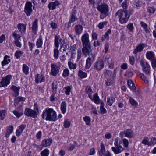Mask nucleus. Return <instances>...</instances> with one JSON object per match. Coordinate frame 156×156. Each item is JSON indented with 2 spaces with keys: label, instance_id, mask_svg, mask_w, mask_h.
Returning a JSON list of instances; mask_svg holds the SVG:
<instances>
[{
  "label": "nucleus",
  "instance_id": "obj_48",
  "mask_svg": "<svg viewBox=\"0 0 156 156\" xmlns=\"http://www.w3.org/2000/svg\"><path fill=\"white\" fill-rule=\"evenodd\" d=\"M122 143V141L119 140V141L118 138H116L115 140L114 145L115 146H121V144Z\"/></svg>",
  "mask_w": 156,
  "mask_h": 156
},
{
  "label": "nucleus",
  "instance_id": "obj_32",
  "mask_svg": "<svg viewBox=\"0 0 156 156\" xmlns=\"http://www.w3.org/2000/svg\"><path fill=\"white\" fill-rule=\"evenodd\" d=\"M127 84L129 88L131 89L134 90L136 89V87L132 80H129L127 81Z\"/></svg>",
  "mask_w": 156,
  "mask_h": 156
},
{
  "label": "nucleus",
  "instance_id": "obj_15",
  "mask_svg": "<svg viewBox=\"0 0 156 156\" xmlns=\"http://www.w3.org/2000/svg\"><path fill=\"white\" fill-rule=\"evenodd\" d=\"M35 82L38 84L44 81L45 79L44 76L41 74H37L35 76Z\"/></svg>",
  "mask_w": 156,
  "mask_h": 156
},
{
  "label": "nucleus",
  "instance_id": "obj_20",
  "mask_svg": "<svg viewBox=\"0 0 156 156\" xmlns=\"http://www.w3.org/2000/svg\"><path fill=\"white\" fill-rule=\"evenodd\" d=\"M52 142V140L51 139H48L43 140L42 143V146L46 147L50 146Z\"/></svg>",
  "mask_w": 156,
  "mask_h": 156
},
{
  "label": "nucleus",
  "instance_id": "obj_22",
  "mask_svg": "<svg viewBox=\"0 0 156 156\" xmlns=\"http://www.w3.org/2000/svg\"><path fill=\"white\" fill-rule=\"evenodd\" d=\"M133 131L130 129H127L125 131V136L127 137L132 138L133 136Z\"/></svg>",
  "mask_w": 156,
  "mask_h": 156
},
{
  "label": "nucleus",
  "instance_id": "obj_33",
  "mask_svg": "<svg viewBox=\"0 0 156 156\" xmlns=\"http://www.w3.org/2000/svg\"><path fill=\"white\" fill-rule=\"evenodd\" d=\"M140 64L141 66L143 68H148L150 67V66L147 62H145L143 60H141L140 61Z\"/></svg>",
  "mask_w": 156,
  "mask_h": 156
},
{
  "label": "nucleus",
  "instance_id": "obj_14",
  "mask_svg": "<svg viewBox=\"0 0 156 156\" xmlns=\"http://www.w3.org/2000/svg\"><path fill=\"white\" fill-rule=\"evenodd\" d=\"M111 149L115 154L121 153L124 150L122 146H115V147H112Z\"/></svg>",
  "mask_w": 156,
  "mask_h": 156
},
{
  "label": "nucleus",
  "instance_id": "obj_41",
  "mask_svg": "<svg viewBox=\"0 0 156 156\" xmlns=\"http://www.w3.org/2000/svg\"><path fill=\"white\" fill-rule=\"evenodd\" d=\"M107 23L108 22L107 21L100 22L98 25V27L99 29H102L105 26L107 25Z\"/></svg>",
  "mask_w": 156,
  "mask_h": 156
},
{
  "label": "nucleus",
  "instance_id": "obj_31",
  "mask_svg": "<svg viewBox=\"0 0 156 156\" xmlns=\"http://www.w3.org/2000/svg\"><path fill=\"white\" fill-rule=\"evenodd\" d=\"M78 75V76L81 78H86L87 76V73L81 70H79Z\"/></svg>",
  "mask_w": 156,
  "mask_h": 156
},
{
  "label": "nucleus",
  "instance_id": "obj_39",
  "mask_svg": "<svg viewBox=\"0 0 156 156\" xmlns=\"http://www.w3.org/2000/svg\"><path fill=\"white\" fill-rule=\"evenodd\" d=\"M83 119L86 122L87 125H89L90 124V117L86 116L83 118Z\"/></svg>",
  "mask_w": 156,
  "mask_h": 156
},
{
  "label": "nucleus",
  "instance_id": "obj_27",
  "mask_svg": "<svg viewBox=\"0 0 156 156\" xmlns=\"http://www.w3.org/2000/svg\"><path fill=\"white\" fill-rule=\"evenodd\" d=\"M43 44V41L41 35L39 36V38L37 40L36 42V46L37 48H41Z\"/></svg>",
  "mask_w": 156,
  "mask_h": 156
},
{
  "label": "nucleus",
  "instance_id": "obj_59",
  "mask_svg": "<svg viewBox=\"0 0 156 156\" xmlns=\"http://www.w3.org/2000/svg\"><path fill=\"white\" fill-rule=\"evenodd\" d=\"M44 90L40 87H38L37 90V94H40L41 93L44 92Z\"/></svg>",
  "mask_w": 156,
  "mask_h": 156
},
{
  "label": "nucleus",
  "instance_id": "obj_43",
  "mask_svg": "<svg viewBox=\"0 0 156 156\" xmlns=\"http://www.w3.org/2000/svg\"><path fill=\"white\" fill-rule=\"evenodd\" d=\"M57 85L53 83L52 84V93L56 94L57 91Z\"/></svg>",
  "mask_w": 156,
  "mask_h": 156
},
{
  "label": "nucleus",
  "instance_id": "obj_3",
  "mask_svg": "<svg viewBox=\"0 0 156 156\" xmlns=\"http://www.w3.org/2000/svg\"><path fill=\"white\" fill-rule=\"evenodd\" d=\"M81 41L82 43V51H89V50H93L91 44L89 39V35L87 33H85L81 37Z\"/></svg>",
  "mask_w": 156,
  "mask_h": 156
},
{
  "label": "nucleus",
  "instance_id": "obj_46",
  "mask_svg": "<svg viewBox=\"0 0 156 156\" xmlns=\"http://www.w3.org/2000/svg\"><path fill=\"white\" fill-rule=\"evenodd\" d=\"M68 64L69 67L71 69H75L76 68V64H73L71 61L69 62Z\"/></svg>",
  "mask_w": 156,
  "mask_h": 156
},
{
  "label": "nucleus",
  "instance_id": "obj_29",
  "mask_svg": "<svg viewBox=\"0 0 156 156\" xmlns=\"http://www.w3.org/2000/svg\"><path fill=\"white\" fill-rule=\"evenodd\" d=\"M141 26L144 29L146 33H149L150 31L148 29L147 25L144 22L141 21L140 23Z\"/></svg>",
  "mask_w": 156,
  "mask_h": 156
},
{
  "label": "nucleus",
  "instance_id": "obj_34",
  "mask_svg": "<svg viewBox=\"0 0 156 156\" xmlns=\"http://www.w3.org/2000/svg\"><path fill=\"white\" fill-rule=\"evenodd\" d=\"M142 143L145 145H147L148 146H150L151 145V144L148 141V138L147 137L144 138L142 140Z\"/></svg>",
  "mask_w": 156,
  "mask_h": 156
},
{
  "label": "nucleus",
  "instance_id": "obj_11",
  "mask_svg": "<svg viewBox=\"0 0 156 156\" xmlns=\"http://www.w3.org/2000/svg\"><path fill=\"white\" fill-rule=\"evenodd\" d=\"M51 74L53 76H55L59 72V70L60 69L59 66L55 63H52L51 65Z\"/></svg>",
  "mask_w": 156,
  "mask_h": 156
},
{
  "label": "nucleus",
  "instance_id": "obj_61",
  "mask_svg": "<svg viewBox=\"0 0 156 156\" xmlns=\"http://www.w3.org/2000/svg\"><path fill=\"white\" fill-rule=\"evenodd\" d=\"M123 142L124 146L126 147H128L129 144V142L127 139H124L123 140Z\"/></svg>",
  "mask_w": 156,
  "mask_h": 156
},
{
  "label": "nucleus",
  "instance_id": "obj_25",
  "mask_svg": "<svg viewBox=\"0 0 156 156\" xmlns=\"http://www.w3.org/2000/svg\"><path fill=\"white\" fill-rule=\"evenodd\" d=\"M26 28V24L20 23V35L22 36L25 34Z\"/></svg>",
  "mask_w": 156,
  "mask_h": 156
},
{
  "label": "nucleus",
  "instance_id": "obj_54",
  "mask_svg": "<svg viewBox=\"0 0 156 156\" xmlns=\"http://www.w3.org/2000/svg\"><path fill=\"white\" fill-rule=\"evenodd\" d=\"M72 87V86H68L65 88L66 90L65 91V93L66 95H68L69 94V92L71 91Z\"/></svg>",
  "mask_w": 156,
  "mask_h": 156
},
{
  "label": "nucleus",
  "instance_id": "obj_23",
  "mask_svg": "<svg viewBox=\"0 0 156 156\" xmlns=\"http://www.w3.org/2000/svg\"><path fill=\"white\" fill-rule=\"evenodd\" d=\"M101 147L100 151H98L99 154L100 156H102L106 151L104 144L102 142L101 143Z\"/></svg>",
  "mask_w": 156,
  "mask_h": 156
},
{
  "label": "nucleus",
  "instance_id": "obj_57",
  "mask_svg": "<svg viewBox=\"0 0 156 156\" xmlns=\"http://www.w3.org/2000/svg\"><path fill=\"white\" fill-rule=\"evenodd\" d=\"M93 98L94 102L96 103H98L99 101L98 96L97 95L95 94L94 95Z\"/></svg>",
  "mask_w": 156,
  "mask_h": 156
},
{
  "label": "nucleus",
  "instance_id": "obj_63",
  "mask_svg": "<svg viewBox=\"0 0 156 156\" xmlns=\"http://www.w3.org/2000/svg\"><path fill=\"white\" fill-rule=\"evenodd\" d=\"M108 66L109 68L111 69H113L114 68V62L112 61V59L111 60L110 62H108Z\"/></svg>",
  "mask_w": 156,
  "mask_h": 156
},
{
  "label": "nucleus",
  "instance_id": "obj_2",
  "mask_svg": "<svg viewBox=\"0 0 156 156\" xmlns=\"http://www.w3.org/2000/svg\"><path fill=\"white\" fill-rule=\"evenodd\" d=\"M83 55L85 57L89 56L86 60L85 68L86 69H89L91 66V64L94 61L96 57V53L92 50L89 51H82Z\"/></svg>",
  "mask_w": 156,
  "mask_h": 156
},
{
  "label": "nucleus",
  "instance_id": "obj_37",
  "mask_svg": "<svg viewBox=\"0 0 156 156\" xmlns=\"http://www.w3.org/2000/svg\"><path fill=\"white\" fill-rule=\"evenodd\" d=\"M22 69L24 73L26 75L28 74L29 68L26 64H24L23 65Z\"/></svg>",
  "mask_w": 156,
  "mask_h": 156
},
{
  "label": "nucleus",
  "instance_id": "obj_6",
  "mask_svg": "<svg viewBox=\"0 0 156 156\" xmlns=\"http://www.w3.org/2000/svg\"><path fill=\"white\" fill-rule=\"evenodd\" d=\"M10 88L14 92L13 96L15 97L16 98L14 99V105L15 106H16L20 103V97H16V96L19 95V90L20 88L19 87H17L14 85H12Z\"/></svg>",
  "mask_w": 156,
  "mask_h": 156
},
{
  "label": "nucleus",
  "instance_id": "obj_19",
  "mask_svg": "<svg viewBox=\"0 0 156 156\" xmlns=\"http://www.w3.org/2000/svg\"><path fill=\"white\" fill-rule=\"evenodd\" d=\"M83 29V27L80 25H76L75 26V33L77 35H79L82 33Z\"/></svg>",
  "mask_w": 156,
  "mask_h": 156
},
{
  "label": "nucleus",
  "instance_id": "obj_58",
  "mask_svg": "<svg viewBox=\"0 0 156 156\" xmlns=\"http://www.w3.org/2000/svg\"><path fill=\"white\" fill-rule=\"evenodd\" d=\"M147 10L149 13H153L154 12L155 10V9L153 7H149L148 8Z\"/></svg>",
  "mask_w": 156,
  "mask_h": 156
},
{
  "label": "nucleus",
  "instance_id": "obj_47",
  "mask_svg": "<svg viewBox=\"0 0 156 156\" xmlns=\"http://www.w3.org/2000/svg\"><path fill=\"white\" fill-rule=\"evenodd\" d=\"M140 76L144 82L146 83H148V81L147 79L145 77L144 74L140 73Z\"/></svg>",
  "mask_w": 156,
  "mask_h": 156
},
{
  "label": "nucleus",
  "instance_id": "obj_26",
  "mask_svg": "<svg viewBox=\"0 0 156 156\" xmlns=\"http://www.w3.org/2000/svg\"><path fill=\"white\" fill-rule=\"evenodd\" d=\"M61 110L63 114H64L66 110V103L64 101L62 102L61 105Z\"/></svg>",
  "mask_w": 156,
  "mask_h": 156
},
{
  "label": "nucleus",
  "instance_id": "obj_51",
  "mask_svg": "<svg viewBox=\"0 0 156 156\" xmlns=\"http://www.w3.org/2000/svg\"><path fill=\"white\" fill-rule=\"evenodd\" d=\"M127 28L131 32L133 31L134 29V27L132 23H129V24L127 27Z\"/></svg>",
  "mask_w": 156,
  "mask_h": 156
},
{
  "label": "nucleus",
  "instance_id": "obj_1",
  "mask_svg": "<svg viewBox=\"0 0 156 156\" xmlns=\"http://www.w3.org/2000/svg\"><path fill=\"white\" fill-rule=\"evenodd\" d=\"M41 116L47 121L54 122L57 119L56 113L52 108H46L43 112Z\"/></svg>",
  "mask_w": 156,
  "mask_h": 156
},
{
  "label": "nucleus",
  "instance_id": "obj_60",
  "mask_svg": "<svg viewBox=\"0 0 156 156\" xmlns=\"http://www.w3.org/2000/svg\"><path fill=\"white\" fill-rule=\"evenodd\" d=\"M151 65L153 68H156V59L154 58L151 60Z\"/></svg>",
  "mask_w": 156,
  "mask_h": 156
},
{
  "label": "nucleus",
  "instance_id": "obj_4",
  "mask_svg": "<svg viewBox=\"0 0 156 156\" xmlns=\"http://www.w3.org/2000/svg\"><path fill=\"white\" fill-rule=\"evenodd\" d=\"M116 14L118 16L119 21L121 24L126 23L128 20L130 16V13L128 14L127 10H119Z\"/></svg>",
  "mask_w": 156,
  "mask_h": 156
},
{
  "label": "nucleus",
  "instance_id": "obj_40",
  "mask_svg": "<svg viewBox=\"0 0 156 156\" xmlns=\"http://www.w3.org/2000/svg\"><path fill=\"white\" fill-rule=\"evenodd\" d=\"M104 104L102 102L100 106V111L101 113L102 114L105 113L106 112V110L104 108Z\"/></svg>",
  "mask_w": 156,
  "mask_h": 156
},
{
  "label": "nucleus",
  "instance_id": "obj_16",
  "mask_svg": "<svg viewBox=\"0 0 156 156\" xmlns=\"http://www.w3.org/2000/svg\"><path fill=\"white\" fill-rule=\"evenodd\" d=\"M38 19H36L33 22L32 25V31L35 34H36L37 32L38 29Z\"/></svg>",
  "mask_w": 156,
  "mask_h": 156
},
{
  "label": "nucleus",
  "instance_id": "obj_30",
  "mask_svg": "<svg viewBox=\"0 0 156 156\" xmlns=\"http://www.w3.org/2000/svg\"><path fill=\"white\" fill-rule=\"evenodd\" d=\"M146 56L147 58L150 60L154 59V55L152 51L148 52L146 54Z\"/></svg>",
  "mask_w": 156,
  "mask_h": 156
},
{
  "label": "nucleus",
  "instance_id": "obj_38",
  "mask_svg": "<svg viewBox=\"0 0 156 156\" xmlns=\"http://www.w3.org/2000/svg\"><path fill=\"white\" fill-rule=\"evenodd\" d=\"M115 98L113 97H111L107 100V103L109 105L111 106L115 101Z\"/></svg>",
  "mask_w": 156,
  "mask_h": 156
},
{
  "label": "nucleus",
  "instance_id": "obj_21",
  "mask_svg": "<svg viewBox=\"0 0 156 156\" xmlns=\"http://www.w3.org/2000/svg\"><path fill=\"white\" fill-rule=\"evenodd\" d=\"M62 39L59 35H56L55 37V47L58 48L59 46V42L61 43L62 44V43L61 42Z\"/></svg>",
  "mask_w": 156,
  "mask_h": 156
},
{
  "label": "nucleus",
  "instance_id": "obj_62",
  "mask_svg": "<svg viewBox=\"0 0 156 156\" xmlns=\"http://www.w3.org/2000/svg\"><path fill=\"white\" fill-rule=\"evenodd\" d=\"M6 39V37L5 34H2L0 37V43H2L3 41H5Z\"/></svg>",
  "mask_w": 156,
  "mask_h": 156
},
{
  "label": "nucleus",
  "instance_id": "obj_17",
  "mask_svg": "<svg viewBox=\"0 0 156 156\" xmlns=\"http://www.w3.org/2000/svg\"><path fill=\"white\" fill-rule=\"evenodd\" d=\"M12 34L14 37V43L15 44L17 47H20V42L19 39H20V35L17 34L16 33L14 32Z\"/></svg>",
  "mask_w": 156,
  "mask_h": 156
},
{
  "label": "nucleus",
  "instance_id": "obj_64",
  "mask_svg": "<svg viewBox=\"0 0 156 156\" xmlns=\"http://www.w3.org/2000/svg\"><path fill=\"white\" fill-rule=\"evenodd\" d=\"M92 39L93 40H96L98 38V35L95 32H93L92 35Z\"/></svg>",
  "mask_w": 156,
  "mask_h": 156
},
{
  "label": "nucleus",
  "instance_id": "obj_8",
  "mask_svg": "<svg viewBox=\"0 0 156 156\" xmlns=\"http://www.w3.org/2000/svg\"><path fill=\"white\" fill-rule=\"evenodd\" d=\"M24 114L28 117H30L33 118L37 117L38 112L29 108H26L25 110Z\"/></svg>",
  "mask_w": 156,
  "mask_h": 156
},
{
  "label": "nucleus",
  "instance_id": "obj_52",
  "mask_svg": "<svg viewBox=\"0 0 156 156\" xmlns=\"http://www.w3.org/2000/svg\"><path fill=\"white\" fill-rule=\"evenodd\" d=\"M122 6L123 9H120V10H127L126 9L127 8V5L126 1H125L122 4Z\"/></svg>",
  "mask_w": 156,
  "mask_h": 156
},
{
  "label": "nucleus",
  "instance_id": "obj_49",
  "mask_svg": "<svg viewBox=\"0 0 156 156\" xmlns=\"http://www.w3.org/2000/svg\"><path fill=\"white\" fill-rule=\"evenodd\" d=\"M113 83V80L111 78L108 79L105 82V84L107 86H110Z\"/></svg>",
  "mask_w": 156,
  "mask_h": 156
},
{
  "label": "nucleus",
  "instance_id": "obj_53",
  "mask_svg": "<svg viewBox=\"0 0 156 156\" xmlns=\"http://www.w3.org/2000/svg\"><path fill=\"white\" fill-rule=\"evenodd\" d=\"M129 61L130 64L132 66H133L135 63V58L133 56L129 57Z\"/></svg>",
  "mask_w": 156,
  "mask_h": 156
},
{
  "label": "nucleus",
  "instance_id": "obj_44",
  "mask_svg": "<svg viewBox=\"0 0 156 156\" xmlns=\"http://www.w3.org/2000/svg\"><path fill=\"white\" fill-rule=\"evenodd\" d=\"M142 68L143 72L146 75H149L150 73V67Z\"/></svg>",
  "mask_w": 156,
  "mask_h": 156
},
{
  "label": "nucleus",
  "instance_id": "obj_12",
  "mask_svg": "<svg viewBox=\"0 0 156 156\" xmlns=\"http://www.w3.org/2000/svg\"><path fill=\"white\" fill-rule=\"evenodd\" d=\"M104 66V62L100 59L95 62L94 65V69L97 71H100L103 68Z\"/></svg>",
  "mask_w": 156,
  "mask_h": 156
},
{
  "label": "nucleus",
  "instance_id": "obj_7",
  "mask_svg": "<svg viewBox=\"0 0 156 156\" xmlns=\"http://www.w3.org/2000/svg\"><path fill=\"white\" fill-rule=\"evenodd\" d=\"M76 10L73 9L72 10V12L71 14L69 20L68 22L65 23V26L67 28H69L71 27V24L72 23H73L76 20H78V18L76 16Z\"/></svg>",
  "mask_w": 156,
  "mask_h": 156
},
{
  "label": "nucleus",
  "instance_id": "obj_9",
  "mask_svg": "<svg viewBox=\"0 0 156 156\" xmlns=\"http://www.w3.org/2000/svg\"><path fill=\"white\" fill-rule=\"evenodd\" d=\"M32 5L30 2L27 1L24 8V12L27 16H30L33 10L32 9Z\"/></svg>",
  "mask_w": 156,
  "mask_h": 156
},
{
  "label": "nucleus",
  "instance_id": "obj_42",
  "mask_svg": "<svg viewBox=\"0 0 156 156\" xmlns=\"http://www.w3.org/2000/svg\"><path fill=\"white\" fill-rule=\"evenodd\" d=\"M129 101L132 106H134L135 107L137 106L138 105L137 103L133 99L130 97L129 99Z\"/></svg>",
  "mask_w": 156,
  "mask_h": 156
},
{
  "label": "nucleus",
  "instance_id": "obj_24",
  "mask_svg": "<svg viewBox=\"0 0 156 156\" xmlns=\"http://www.w3.org/2000/svg\"><path fill=\"white\" fill-rule=\"evenodd\" d=\"M10 57L7 55L4 57V60L2 62V66H4L8 64L10 62V60L9 58Z\"/></svg>",
  "mask_w": 156,
  "mask_h": 156
},
{
  "label": "nucleus",
  "instance_id": "obj_10",
  "mask_svg": "<svg viewBox=\"0 0 156 156\" xmlns=\"http://www.w3.org/2000/svg\"><path fill=\"white\" fill-rule=\"evenodd\" d=\"M12 76L11 75H8L5 77L2 78V81L0 82V87L7 86L9 84Z\"/></svg>",
  "mask_w": 156,
  "mask_h": 156
},
{
  "label": "nucleus",
  "instance_id": "obj_36",
  "mask_svg": "<svg viewBox=\"0 0 156 156\" xmlns=\"http://www.w3.org/2000/svg\"><path fill=\"white\" fill-rule=\"evenodd\" d=\"M49 151L48 149H45L41 153V156H48L49 154Z\"/></svg>",
  "mask_w": 156,
  "mask_h": 156
},
{
  "label": "nucleus",
  "instance_id": "obj_18",
  "mask_svg": "<svg viewBox=\"0 0 156 156\" xmlns=\"http://www.w3.org/2000/svg\"><path fill=\"white\" fill-rule=\"evenodd\" d=\"M59 5V2L58 1H55L49 3L48 5V7L49 10H53L55 9L56 6L58 5Z\"/></svg>",
  "mask_w": 156,
  "mask_h": 156
},
{
  "label": "nucleus",
  "instance_id": "obj_28",
  "mask_svg": "<svg viewBox=\"0 0 156 156\" xmlns=\"http://www.w3.org/2000/svg\"><path fill=\"white\" fill-rule=\"evenodd\" d=\"M13 126H9L7 129V131L5 134V136L6 138L9 136V135L12 133L13 131Z\"/></svg>",
  "mask_w": 156,
  "mask_h": 156
},
{
  "label": "nucleus",
  "instance_id": "obj_35",
  "mask_svg": "<svg viewBox=\"0 0 156 156\" xmlns=\"http://www.w3.org/2000/svg\"><path fill=\"white\" fill-rule=\"evenodd\" d=\"M6 111L5 110L0 111V120H3L5 117Z\"/></svg>",
  "mask_w": 156,
  "mask_h": 156
},
{
  "label": "nucleus",
  "instance_id": "obj_45",
  "mask_svg": "<svg viewBox=\"0 0 156 156\" xmlns=\"http://www.w3.org/2000/svg\"><path fill=\"white\" fill-rule=\"evenodd\" d=\"M69 70L67 68H66L63 71L62 76L65 77H66L69 76Z\"/></svg>",
  "mask_w": 156,
  "mask_h": 156
},
{
  "label": "nucleus",
  "instance_id": "obj_5",
  "mask_svg": "<svg viewBox=\"0 0 156 156\" xmlns=\"http://www.w3.org/2000/svg\"><path fill=\"white\" fill-rule=\"evenodd\" d=\"M98 11L101 13L100 18L103 19L109 14V7L108 5L105 3H101L98 5L97 7Z\"/></svg>",
  "mask_w": 156,
  "mask_h": 156
},
{
  "label": "nucleus",
  "instance_id": "obj_55",
  "mask_svg": "<svg viewBox=\"0 0 156 156\" xmlns=\"http://www.w3.org/2000/svg\"><path fill=\"white\" fill-rule=\"evenodd\" d=\"M70 122L67 120H65L64 123V127L66 128H68L70 126Z\"/></svg>",
  "mask_w": 156,
  "mask_h": 156
},
{
  "label": "nucleus",
  "instance_id": "obj_50",
  "mask_svg": "<svg viewBox=\"0 0 156 156\" xmlns=\"http://www.w3.org/2000/svg\"><path fill=\"white\" fill-rule=\"evenodd\" d=\"M54 57L56 59H57L58 57L59 54V51L57 49H54Z\"/></svg>",
  "mask_w": 156,
  "mask_h": 156
},
{
  "label": "nucleus",
  "instance_id": "obj_13",
  "mask_svg": "<svg viewBox=\"0 0 156 156\" xmlns=\"http://www.w3.org/2000/svg\"><path fill=\"white\" fill-rule=\"evenodd\" d=\"M146 46V45L144 43H141L138 45L134 49L133 53L134 55L136 54L138 52L143 51L144 48Z\"/></svg>",
  "mask_w": 156,
  "mask_h": 156
},
{
  "label": "nucleus",
  "instance_id": "obj_56",
  "mask_svg": "<svg viewBox=\"0 0 156 156\" xmlns=\"http://www.w3.org/2000/svg\"><path fill=\"white\" fill-rule=\"evenodd\" d=\"M76 44L73 45L71 46L70 48V51L71 52H76Z\"/></svg>",
  "mask_w": 156,
  "mask_h": 156
}]
</instances>
